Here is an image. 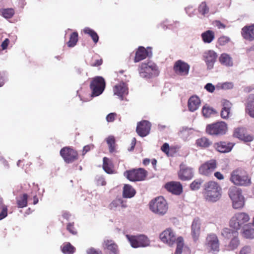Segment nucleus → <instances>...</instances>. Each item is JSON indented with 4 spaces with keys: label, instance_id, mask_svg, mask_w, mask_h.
Instances as JSON below:
<instances>
[{
    "label": "nucleus",
    "instance_id": "obj_13",
    "mask_svg": "<svg viewBox=\"0 0 254 254\" xmlns=\"http://www.w3.org/2000/svg\"><path fill=\"white\" fill-rule=\"evenodd\" d=\"M217 168V161L215 159H211L202 164L199 168L200 174L208 176Z\"/></svg>",
    "mask_w": 254,
    "mask_h": 254
},
{
    "label": "nucleus",
    "instance_id": "obj_62",
    "mask_svg": "<svg viewBox=\"0 0 254 254\" xmlns=\"http://www.w3.org/2000/svg\"><path fill=\"white\" fill-rule=\"evenodd\" d=\"M216 25L219 29L225 28L226 27V26L219 21H216Z\"/></svg>",
    "mask_w": 254,
    "mask_h": 254
},
{
    "label": "nucleus",
    "instance_id": "obj_14",
    "mask_svg": "<svg viewBox=\"0 0 254 254\" xmlns=\"http://www.w3.org/2000/svg\"><path fill=\"white\" fill-rule=\"evenodd\" d=\"M190 68V66L188 63L179 60L175 63L173 70L178 75L186 76L189 74Z\"/></svg>",
    "mask_w": 254,
    "mask_h": 254
},
{
    "label": "nucleus",
    "instance_id": "obj_39",
    "mask_svg": "<svg viewBox=\"0 0 254 254\" xmlns=\"http://www.w3.org/2000/svg\"><path fill=\"white\" fill-rule=\"evenodd\" d=\"M106 142L109 146V152L112 153L116 151V140L113 136H109L106 138Z\"/></svg>",
    "mask_w": 254,
    "mask_h": 254
},
{
    "label": "nucleus",
    "instance_id": "obj_63",
    "mask_svg": "<svg viewBox=\"0 0 254 254\" xmlns=\"http://www.w3.org/2000/svg\"><path fill=\"white\" fill-rule=\"evenodd\" d=\"M150 162V160L149 159L145 158V159H143L142 163L144 166H147L148 164H149Z\"/></svg>",
    "mask_w": 254,
    "mask_h": 254
},
{
    "label": "nucleus",
    "instance_id": "obj_58",
    "mask_svg": "<svg viewBox=\"0 0 254 254\" xmlns=\"http://www.w3.org/2000/svg\"><path fill=\"white\" fill-rule=\"evenodd\" d=\"M214 175L219 180H222L224 178L223 175L220 172H215Z\"/></svg>",
    "mask_w": 254,
    "mask_h": 254
},
{
    "label": "nucleus",
    "instance_id": "obj_26",
    "mask_svg": "<svg viewBox=\"0 0 254 254\" xmlns=\"http://www.w3.org/2000/svg\"><path fill=\"white\" fill-rule=\"evenodd\" d=\"M179 179L182 181H188L192 178L193 176L192 169L180 166V170L178 172Z\"/></svg>",
    "mask_w": 254,
    "mask_h": 254
},
{
    "label": "nucleus",
    "instance_id": "obj_52",
    "mask_svg": "<svg viewBox=\"0 0 254 254\" xmlns=\"http://www.w3.org/2000/svg\"><path fill=\"white\" fill-rule=\"evenodd\" d=\"M0 213V220L3 219L7 215V208L6 205H3Z\"/></svg>",
    "mask_w": 254,
    "mask_h": 254
},
{
    "label": "nucleus",
    "instance_id": "obj_5",
    "mask_svg": "<svg viewBox=\"0 0 254 254\" xmlns=\"http://www.w3.org/2000/svg\"><path fill=\"white\" fill-rule=\"evenodd\" d=\"M139 75L141 77L150 78L158 74V68L156 64L151 61L142 63L139 66Z\"/></svg>",
    "mask_w": 254,
    "mask_h": 254
},
{
    "label": "nucleus",
    "instance_id": "obj_27",
    "mask_svg": "<svg viewBox=\"0 0 254 254\" xmlns=\"http://www.w3.org/2000/svg\"><path fill=\"white\" fill-rule=\"evenodd\" d=\"M221 103L223 107L221 111V117L224 119H227L231 115L232 104L229 101L226 99H223Z\"/></svg>",
    "mask_w": 254,
    "mask_h": 254
},
{
    "label": "nucleus",
    "instance_id": "obj_56",
    "mask_svg": "<svg viewBox=\"0 0 254 254\" xmlns=\"http://www.w3.org/2000/svg\"><path fill=\"white\" fill-rule=\"evenodd\" d=\"M205 89L208 92L212 93L215 90V87L211 83H207L205 86Z\"/></svg>",
    "mask_w": 254,
    "mask_h": 254
},
{
    "label": "nucleus",
    "instance_id": "obj_3",
    "mask_svg": "<svg viewBox=\"0 0 254 254\" xmlns=\"http://www.w3.org/2000/svg\"><path fill=\"white\" fill-rule=\"evenodd\" d=\"M250 217L245 212L236 213L230 219L229 226L234 229V231L240 230L248 225Z\"/></svg>",
    "mask_w": 254,
    "mask_h": 254
},
{
    "label": "nucleus",
    "instance_id": "obj_61",
    "mask_svg": "<svg viewBox=\"0 0 254 254\" xmlns=\"http://www.w3.org/2000/svg\"><path fill=\"white\" fill-rule=\"evenodd\" d=\"M70 215V214H69V212L66 211L64 212L62 214L63 218L67 220H69Z\"/></svg>",
    "mask_w": 254,
    "mask_h": 254
},
{
    "label": "nucleus",
    "instance_id": "obj_20",
    "mask_svg": "<svg viewBox=\"0 0 254 254\" xmlns=\"http://www.w3.org/2000/svg\"><path fill=\"white\" fill-rule=\"evenodd\" d=\"M151 126V124L148 121L143 120L137 123L136 131L140 136H146L150 132Z\"/></svg>",
    "mask_w": 254,
    "mask_h": 254
},
{
    "label": "nucleus",
    "instance_id": "obj_24",
    "mask_svg": "<svg viewBox=\"0 0 254 254\" xmlns=\"http://www.w3.org/2000/svg\"><path fill=\"white\" fill-rule=\"evenodd\" d=\"M235 144L227 141H220L214 144V147L218 152L221 153H228L230 152Z\"/></svg>",
    "mask_w": 254,
    "mask_h": 254
},
{
    "label": "nucleus",
    "instance_id": "obj_45",
    "mask_svg": "<svg viewBox=\"0 0 254 254\" xmlns=\"http://www.w3.org/2000/svg\"><path fill=\"white\" fill-rule=\"evenodd\" d=\"M14 14V10L13 8H6L1 10L2 15L5 18H11Z\"/></svg>",
    "mask_w": 254,
    "mask_h": 254
},
{
    "label": "nucleus",
    "instance_id": "obj_9",
    "mask_svg": "<svg viewBox=\"0 0 254 254\" xmlns=\"http://www.w3.org/2000/svg\"><path fill=\"white\" fill-rule=\"evenodd\" d=\"M147 175L148 172L142 168L127 170L124 173V176L131 182L144 181Z\"/></svg>",
    "mask_w": 254,
    "mask_h": 254
},
{
    "label": "nucleus",
    "instance_id": "obj_19",
    "mask_svg": "<svg viewBox=\"0 0 254 254\" xmlns=\"http://www.w3.org/2000/svg\"><path fill=\"white\" fill-rule=\"evenodd\" d=\"M151 48L147 47V49H145L144 47L139 46L136 51L134 62L135 63L139 62L146 59L147 57L151 56Z\"/></svg>",
    "mask_w": 254,
    "mask_h": 254
},
{
    "label": "nucleus",
    "instance_id": "obj_55",
    "mask_svg": "<svg viewBox=\"0 0 254 254\" xmlns=\"http://www.w3.org/2000/svg\"><path fill=\"white\" fill-rule=\"evenodd\" d=\"M251 247L250 246L244 247L240 251V254H248L251 252Z\"/></svg>",
    "mask_w": 254,
    "mask_h": 254
},
{
    "label": "nucleus",
    "instance_id": "obj_54",
    "mask_svg": "<svg viewBox=\"0 0 254 254\" xmlns=\"http://www.w3.org/2000/svg\"><path fill=\"white\" fill-rule=\"evenodd\" d=\"M117 116V114L116 113H111L109 114L106 119L108 122H113L114 121Z\"/></svg>",
    "mask_w": 254,
    "mask_h": 254
},
{
    "label": "nucleus",
    "instance_id": "obj_18",
    "mask_svg": "<svg viewBox=\"0 0 254 254\" xmlns=\"http://www.w3.org/2000/svg\"><path fill=\"white\" fill-rule=\"evenodd\" d=\"M233 136L246 142H251L254 139V136L248 134L246 129L244 127L236 128L234 131Z\"/></svg>",
    "mask_w": 254,
    "mask_h": 254
},
{
    "label": "nucleus",
    "instance_id": "obj_37",
    "mask_svg": "<svg viewBox=\"0 0 254 254\" xmlns=\"http://www.w3.org/2000/svg\"><path fill=\"white\" fill-rule=\"evenodd\" d=\"M61 250L64 254H73L75 251V248L70 243H65L61 246Z\"/></svg>",
    "mask_w": 254,
    "mask_h": 254
},
{
    "label": "nucleus",
    "instance_id": "obj_7",
    "mask_svg": "<svg viewBox=\"0 0 254 254\" xmlns=\"http://www.w3.org/2000/svg\"><path fill=\"white\" fill-rule=\"evenodd\" d=\"M228 194L232 201L234 208L240 209L244 206V198L240 189L234 186L231 187L229 189Z\"/></svg>",
    "mask_w": 254,
    "mask_h": 254
},
{
    "label": "nucleus",
    "instance_id": "obj_46",
    "mask_svg": "<svg viewBox=\"0 0 254 254\" xmlns=\"http://www.w3.org/2000/svg\"><path fill=\"white\" fill-rule=\"evenodd\" d=\"M203 116L206 118L209 117L212 114H214L216 112L211 108L204 106L202 110Z\"/></svg>",
    "mask_w": 254,
    "mask_h": 254
},
{
    "label": "nucleus",
    "instance_id": "obj_29",
    "mask_svg": "<svg viewBox=\"0 0 254 254\" xmlns=\"http://www.w3.org/2000/svg\"><path fill=\"white\" fill-rule=\"evenodd\" d=\"M246 113L249 115L251 118H254V95L252 94L249 96L246 104Z\"/></svg>",
    "mask_w": 254,
    "mask_h": 254
},
{
    "label": "nucleus",
    "instance_id": "obj_34",
    "mask_svg": "<svg viewBox=\"0 0 254 254\" xmlns=\"http://www.w3.org/2000/svg\"><path fill=\"white\" fill-rule=\"evenodd\" d=\"M202 41L205 43H210L215 38V33L212 30H207L203 32L201 35Z\"/></svg>",
    "mask_w": 254,
    "mask_h": 254
},
{
    "label": "nucleus",
    "instance_id": "obj_6",
    "mask_svg": "<svg viewBox=\"0 0 254 254\" xmlns=\"http://www.w3.org/2000/svg\"><path fill=\"white\" fill-rule=\"evenodd\" d=\"M89 86L91 91V96L92 97L98 96L105 90L106 86L105 80L102 76H95L92 78Z\"/></svg>",
    "mask_w": 254,
    "mask_h": 254
},
{
    "label": "nucleus",
    "instance_id": "obj_10",
    "mask_svg": "<svg viewBox=\"0 0 254 254\" xmlns=\"http://www.w3.org/2000/svg\"><path fill=\"white\" fill-rule=\"evenodd\" d=\"M227 131V125L224 122H217L206 126V132L211 135H222Z\"/></svg>",
    "mask_w": 254,
    "mask_h": 254
},
{
    "label": "nucleus",
    "instance_id": "obj_21",
    "mask_svg": "<svg viewBox=\"0 0 254 254\" xmlns=\"http://www.w3.org/2000/svg\"><path fill=\"white\" fill-rule=\"evenodd\" d=\"M165 188L168 191L176 195H180L183 192V186L179 182H168L165 184Z\"/></svg>",
    "mask_w": 254,
    "mask_h": 254
},
{
    "label": "nucleus",
    "instance_id": "obj_2",
    "mask_svg": "<svg viewBox=\"0 0 254 254\" xmlns=\"http://www.w3.org/2000/svg\"><path fill=\"white\" fill-rule=\"evenodd\" d=\"M230 181L235 185L248 186L251 185V180L246 172L238 168L233 170L230 174Z\"/></svg>",
    "mask_w": 254,
    "mask_h": 254
},
{
    "label": "nucleus",
    "instance_id": "obj_41",
    "mask_svg": "<svg viewBox=\"0 0 254 254\" xmlns=\"http://www.w3.org/2000/svg\"><path fill=\"white\" fill-rule=\"evenodd\" d=\"M83 32L85 34L89 35L95 44L98 42L99 36L94 30L89 27H86L84 29Z\"/></svg>",
    "mask_w": 254,
    "mask_h": 254
},
{
    "label": "nucleus",
    "instance_id": "obj_33",
    "mask_svg": "<svg viewBox=\"0 0 254 254\" xmlns=\"http://www.w3.org/2000/svg\"><path fill=\"white\" fill-rule=\"evenodd\" d=\"M136 191L128 184H125L123 188V196L124 198H131L134 196Z\"/></svg>",
    "mask_w": 254,
    "mask_h": 254
},
{
    "label": "nucleus",
    "instance_id": "obj_30",
    "mask_svg": "<svg viewBox=\"0 0 254 254\" xmlns=\"http://www.w3.org/2000/svg\"><path fill=\"white\" fill-rule=\"evenodd\" d=\"M200 105V100L197 96H192L188 100V108L191 112H194L196 110L199 108Z\"/></svg>",
    "mask_w": 254,
    "mask_h": 254
},
{
    "label": "nucleus",
    "instance_id": "obj_59",
    "mask_svg": "<svg viewBox=\"0 0 254 254\" xmlns=\"http://www.w3.org/2000/svg\"><path fill=\"white\" fill-rule=\"evenodd\" d=\"M135 144H136V139L135 138H133L132 139L131 142L130 143V147L128 148V150L129 151H131L133 150L134 147L135 146Z\"/></svg>",
    "mask_w": 254,
    "mask_h": 254
},
{
    "label": "nucleus",
    "instance_id": "obj_31",
    "mask_svg": "<svg viewBox=\"0 0 254 254\" xmlns=\"http://www.w3.org/2000/svg\"><path fill=\"white\" fill-rule=\"evenodd\" d=\"M220 63L224 66L230 67L233 65V62L232 57L228 54L223 53L220 55L219 58Z\"/></svg>",
    "mask_w": 254,
    "mask_h": 254
},
{
    "label": "nucleus",
    "instance_id": "obj_4",
    "mask_svg": "<svg viewBox=\"0 0 254 254\" xmlns=\"http://www.w3.org/2000/svg\"><path fill=\"white\" fill-rule=\"evenodd\" d=\"M149 208L153 213L162 216L165 215L168 211V205L166 199L160 196L150 202Z\"/></svg>",
    "mask_w": 254,
    "mask_h": 254
},
{
    "label": "nucleus",
    "instance_id": "obj_22",
    "mask_svg": "<svg viewBox=\"0 0 254 254\" xmlns=\"http://www.w3.org/2000/svg\"><path fill=\"white\" fill-rule=\"evenodd\" d=\"M200 220L198 218L193 219L191 226V235L194 242H196L200 234Z\"/></svg>",
    "mask_w": 254,
    "mask_h": 254
},
{
    "label": "nucleus",
    "instance_id": "obj_51",
    "mask_svg": "<svg viewBox=\"0 0 254 254\" xmlns=\"http://www.w3.org/2000/svg\"><path fill=\"white\" fill-rule=\"evenodd\" d=\"M103 64V60L102 59H96L95 57H93L90 63L92 66H99Z\"/></svg>",
    "mask_w": 254,
    "mask_h": 254
},
{
    "label": "nucleus",
    "instance_id": "obj_23",
    "mask_svg": "<svg viewBox=\"0 0 254 254\" xmlns=\"http://www.w3.org/2000/svg\"><path fill=\"white\" fill-rule=\"evenodd\" d=\"M113 91L115 95L119 97L121 100H124V96L128 94V88L127 84L121 82L116 84L113 87Z\"/></svg>",
    "mask_w": 254,
    "mask_h": 254
},
{
    "label": "nucleus",
    "instance_id": "obj_32",
    "mask_svg": "<svg viewBox=\"0 0 254 254\" xmlns=\"http://www.w3.org/2000/svg\"><path fill=\"white\" fill-rule=\"evenodd\" d=\"M242 236L248 239H254V228L252 227L251 223L242 228Z\"/></svg>",
    "mask_w": 254,
    "mask_h": 254
},
{
    "label": "nucleus",
    "instance_id": "obj_1",
    "mask_svg": "<svg viewBox=\"0 0 254 254\" xmlns=\"http://www.w3.org/2000/svg\"><path fill=\"white\" fill-rule=\"evenodd\" d=\"M221 188L217 182L210 181L204 185L202 193L207 201L216 202L221 197Z\"/></svg>",
    "mask_w": 254,
    "mask_h": 254
},
{
    "label": "nucleus",
    "instance_id": "obj_50",
    "mask_svg": "<svg viewBox=\"0 0 254 254\" xmlns=\"http://www.w3.org/2000/svg\"><path fill=\"white\" fill-rule=\"evenodd\" d=\"M67 230L72 235H76L77 232L74 227V222L68 223L66 226Z\"/></svg>",
    "mask_w": 254,
    "mask_h": 254
},
{
    "label": "nucleus",
    "instance_id": "obj_15",
    "mask_svg": "<svg viewBox=\"0 0 254 254\" xmlns=\"http://www.w3.org/2000/svg\"><path fill=\"white\" fill-rule=\"evenodd\" d=\"M205 245L210 251H219L220 244L217 235L213 233L208 234L206 238Z\"/></svg>",
    "mask_w": 254,
    "mask_h": 254
},
{
    "label": "nucleus",
    "instance_id": "obj_60",
    "mask_svg": "<svg viewBox=\"0 0 254 254\" xmlns=\"http://www.w3.org/2000/svg\"><path fill=\"white\" fill-rule=\"evenodd\" d=\"M88 254H102L101 251H98L94 249H90L88 251Z\"/></svg>",
    "mask_w": 254,
    "mask_h": 254
},
{
    "label": "nucleus",
    "instance_id": "obj_36",
    "mask_svg": "<svg viewBox=\"0 0 254 254\" xmlns=\"http://www.w3.org/2000/svg\"><path fill=\"white\" fill-rule=\"evenodd\" d=\"M161 150L168 156H173L176 153V148L170 147L168 143H164L161 147Z\"/></svg>",
    "mask_w": 254,
    "mask_h": 254
},
{
    "label": "nucleus",
    "instance_id": "obj_49",
    "mask_svg": "<svg viewBox=\"0 0 254 254\" xmlns=\"http://www.w3.org/2000/svg\"><path fill=\"white\" fill-rule=\"evenodd\" d=\"M230 41V38L226 36H222L218 39V43L220 46H224Z\"/></svg>",
    "mask_w": 254,
    "mask_h": 254
},
{
    "label": "nucleus",
    "instance_id": "obj_43",
    "mask_svg": "<svg viewBox=\"0 0 254 254\" xmlns=\"http://www.w3.org/2000/svg\"><path fill=\"white\" fill-rule=\"evenodd\" d=\"M177 243V248L175 254H182L183 249L184 246V239L182 237H179L176 239Z\"/></svg>",
    "mask_w": 254,
    "mask_h": 254
},
{
    "label": "nucleus",
    "instance_id": "obj_28",
    "mask_svg": "<svg viewBox=\"0 0 254 254\" xmlns=\"http://www.w3.org/2000/svg\"><path fill=\"white\" fill-rule=\"evenodd\" d=\"M103 247L109 251L110 254H118L117 245L112 240H106L103 243Z\"/></svg>",
    "mask_w": 254,
    "mask_h": 254
},
{
    "label": "nucleus",
    "instance_id": "obj_44",
    "mask_svg": "<svg viewBox=\"0 0 254 254\" xmlns=\"http://www.w3.org/2000/svg\"><path fill=\"white\" fill-rule=\"evenodd\" d=\"M203 182V181L202 179H196L190 184V189L192 190H198L200 189Z\"/></svg>",
    "mask_w": 254,
    "mask_h": 254
},
{
    "label": "nucleus",
    "instance_id": "obj_42",
    "mask_svg": "<svg viewBox=\"0 0 254 254\" xmlns=\"http://www.w3.org/2000/svg\"><path fill=\"white\" fill-rule=\"evenodd\" d=\"M28 195L26 193L22 194L17 198L18 207L23 208L27 205Z\"/></svg>",
    "mask_w": 254,
    "mask_h": 254
},
{
    "label": "nucleus",
    "instance_id": "obj_16",
    "mask_svg": "<svg viewBox=\"0 0 254 254\" xmlns=\"http://www.w3.org/2000/svg\"><path fill=\"white\" fill-rule=\"evenodd\" d=\"M217 57V54L213 50H209L204 52L203 59L206 63L207 69H211L213 68Z\"/></svg>",
    "mask_w": 254,
    "mask_h": 254
},
{
    "label": "nucleus",
    "instance_id": "obj_35",
    "mask_svg": "<svg viewBox=\"0 0 254 254\" xmlns=\"http://www.w3.org/2000/svg\"><path fill=\"white\" fill-rule=\"evenodd\" d=\"M103 168L108 174H112L114 172L113 165L111 161L107 157L103 158Z\"/></svg>",
    "mask_w": 254,
    "mask_h": 254
},
{
    "label": "nucleus",
    "instance_id": "obj_47",
    "mask_svg": "<svg viewBox=\"0 0 254 254\" xmlns=\"http://www.w3.org/2000/svg\"><path fill=\"white\" fill-rule=\"evenodd\" d=\"M120 205L126 207V206L123 204V200L120 198H117L110 203V207L111 209H114Z\"/></svg>",
    "mask_w": 254,
    "mask_h": 254
},
{
    "label": "nucleus",
    "instance_id": "obj_17",
    "mask_svg": "<svg viewBox=\"0 0 254 254\" xmlns=\"http://www.w3.org/2000/svg\"><path fill=\"white\" fill-rule=\"evenodd\" d=\"M160 239L164 243L172 246L176 241V237L171 228H168L160 234Z\"/></svg>",
    "mask_w": 254,
    "mask_h": 254
},
{
    "label": "nucleus",
    "instance_id": "obj_25",
    "mask_svg": "<svg viewBox=\"0 0 254 254\" xmlns=\"http://www.w3.org/2000/svg\"><path fill=\"white\" fill-rule=\"evenodd\" d=\"M241 35L243 38L247 41L254 40V24L247 25L242 28Z\"/></svg>",
    "mask_w": 254,
    "mask_h": 254
},
{
    "label": "nucleus",
    "instance_id": "obj_38",
    "mask_svg": "<svg viewBox=\"0 0 254 254\" xmlns=\"http://www.w3.org/2000/svg\"><path fill=\"white\" fill-rule=\"evenodd\" d=\"M78 34L77 32L75 31L72 32L69 37V40L67 42L66 44L69 48L74 47L78 42Z\"/></svg>",
    "mask_w": 254,
    "mask_h": 254
},
{
    "label": "nucleus",
    "instance_id": "obj_40",
    "mask_svg": "<svg viewBox=\"0 0 254 254\" xmlns=\"http://www.w3.org/2000/svg\"><path fill=\"white\" fill-rule=\"evenodd\" d=\"M196 144L200 147L207 148L211 144V142L207 138L202 137L196 140Z\"/></svg>",
    "mask_w": 254,
    "mask_h": 254
},
{
    "label": "nucleus",
    "instance_id": "obj_57",
    "mask_svg": "<svg viewBox=\"0 0 254 254\" xmlns=\"http://www.w3.org/2000/svg\"><path fill=\"white\" fill-rule=\"evenodd\" d=\"M9 40L7 38L5 39L2 42L1 45L2 50H5L7 48V47L9 44Z\"/></svg>",
    "mask_w": 254,
    "mask_h": 254
},
{
    "label": "nucleus",
    "instance_id": "obj_8",
    "mask_svg": "<svg viewBox=\"0 0 254 254\" xmlns=\"http://www.w3.org/2000/svg\"><path fill=\"white\" fill-rule=\"evenodd\" d=\"M221 235L226 239H231L228 246L230 250H234L237 249L240 244L239 239V233L237 231H234L228 228H225L222 230Z\"/></svg>",
    "mask_w": 254,
    "mask_h": 254
},
{
    "label": "nucleus",
    "instance_id": "obj_11",
    "mask_svg": "<svg viewBox=\"0 0 254 254\" xmlns=\"http://www.w3.org/2000/svg\"><path fill=\"white\" fill-rule=\"evenodd\" d=\"M131 246L134 248L139 247H146L149 246L150 241L149 239L144 235L136 236L127 235Z\"/></svg>",
    "mask_w": 254,
    "mask_h": 254
},
{
    "label": "nucleus",
    "instance_id": "obj_64",
    "mask_svg": "<svg viewBox=\"0 0 254 254\" xmlns=\"http://www.w3.org/2000/svg\"><path fill=\"white\" fill-rule=\"evenodd\" d=\"M38 201H39V199H38V197L36 195H35L33 197V204H36L37 203H38Z\"/></svg>",
    "mask_w": 254,
    "mask_h": 254
},
{
    "label": "nucleus",
    "instance_id": "obj_53",
    "mask_svg": "<svg viewBox=\"0 0 254 254\" xmlns=\"http://www.w3.org/2000/svg\"><path fill=\"white\" fill-rule=\"evenodd\" d=\"M93 148L94 145L93 144H89L84 146L82 150V156H84V155L88 152H89L91 149H93Z\"/></svg>",
    "mask_w": 254,
    "mask_h": 254
},
{
    "label": "nucleus",
    "instance_id": "obj_48",
    "mask_svg": "<svg viewBox=\"0 0 254 254\" xmlns=\"http://www.w3.org/2000/svg\"><path fill=\"white\" fill-rule=\"evenodd\" d=\"M198 11L200 13L204 15L209 11V7L205 2H202L198 7Z\"/></svg>",
    "mask_w": 254,
    "mask_h": 254
},
{
    "label": "nucleus",
    "instance_id": "obj_12",
    "mask_svg": "<svg viewBox=\"0 0 254 254\" xmlns=\"http://www.w3.org/2000/svg\"><path fill=\"white\" fill-rule=\"evenodd\" d=\"M60 155L66 163H72L78 159L77 151L71 147L66 146L61 149Z\"/></svg>",
    "mask_w": 254,
    "mask_h": 254
}]
</instances>
